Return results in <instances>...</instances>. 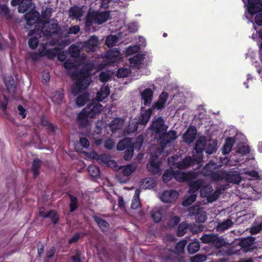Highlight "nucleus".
I'll list each match as a JSON object with an SVG mask.
<instances>
[{
  "label": "nucleus",
  "instance_id": "69168bd1",
  "mask_svg": "<svg viewBox=\"0 0 262 262\" xmlns=\"http://www.w3.org/2000/svg\"><path fill=\"white\" fill-rule=\"evenodd\" d=\"M113 3V0H101V7L103 8H107Z\"/></svg>",
  "mask_w": 262,
  "mask_h": 262
},
{
  "label": "nucleus",
  "instance_id": "680f3d73",
  "mask_svg": "<svg viewBox=\"0 0 262 262\" xmlns=\"http://www.w3.org/2000/svg\"><path fill=\"white\" fill-rule=\"evenodd\" d=\"M133 155V149L132 148V147H130L129 149H127L125 152L124 155V159L126 160H130Z\"/></svg>",
  "mask_w": 262,
  "mask_h": 262
},
{
  "label": "nucleus",
  "instance_id": "f03ea898",
  "mask_svg": "<svg viewBox=\"0 0 262 262\" xmlns=\"http://www.w3.org/2000/svg\"><path fill=\"white\" fill-rule=\"evenodd\" d=\"M151 129L155 136V138L159 141L161 147L164 149L166 145L177 139V136L176 132L170 130L166 133L168 127L165 124L163 119L161 117L155 118L152 121ZM163 149H158L155 155L151 157L149 162L147 165L149 171L154 174H160V163L157 158L158 155H161Z\"/></svg>",
  "mask_w": 262,
  "mask_h": 262
},
{
  "label": "nucleus",
  "instance_id": "37998d69",
  "mask_svg": "<svg viewBox=\"0 0 262 262\" xmlns=\"http://www.w3.org/2000/svg\"><path fill=\"white\" fill-rule=\"evenodd\" d=\"M88 170L91 177H97L100 174L99 168L97 166L91 165L89 166Z\"/></svg>",
  "mask_w": 262,
  "mask_h": 262
},
{
  "label": "nucleus",
  "instance_id": "c85d7f7f",
  "mask_svg": "<svg viewBox=\"0 0 262 262\" xmlns=\"http://www.w3.org/2000/svg\"><path fill=\"white\" fill-rule=\"evenodd\" d=\"M12 5L15 6L19 5L18 10L20 13L26 12L28 9L26 1L25 0H12Z\"/></svg>",
  "mask_w": 262,
  "mask_h": 262
},
{
  "label": "nucleus",
  "instance_id": "4d7b16f0",
  "mask_svg": "<svg viewBox=\"0 0 262 262\" xmlns=\"http://www.w3.org/2000/svg\"><path fill=\"white\" fill-rule=\"evenodd\" d=\"M242 174H245L246 176L245 178L249 180L252 179L253 178H256L258 177V173L255 170L247 171L245 173H243Z\"/></svg>",
  "mask_w": 262,
  "mask_h": 262
},
{
  "label": "nucleus",
  "instance_id": "dca6fc26",
  "mask_svg": "<svg viewBox=\"0 0 262 262\" xmlns=\"http://www.w3.org/2000/svg\"><path fill=\"white\" fill-rule=\"evenodd\" d=\"M105 60L108 64L119 62L122 59L120 52L117 50H112L108 51L105 57Z\"/></svg>",
  "mask_w": 262,
  "mask_h": 262
},
{
  "label": "nucleus",
  "instance_id": "4be33fe9",
  "mask_svg": "<svg viewBox=\"0 0 262 262\" xmlns=\"http://www.w3.org/2000/svg\"><path fill=\"white\" fill-rule=\"evenodd\" d=\"M173 177L175 179L180 182H182L186 181H191L190 182L194 180H191L192 178H195L194 174L192 173H186L185 172L178 171L176 173L173 172ZM196 180V181H197Z\"/></svg>",
  "mask_w": 262,
  "mask_h": 262
},
{
  "label": "nucleus",
  "instance_id": "2f4dec72",
  "mask_svg": "<svg viewBox=\"0 0 262 262\" xmlns=\"http://www.w3.org/2000/svg\"><path fill=\"white\" fill-rule=\"evenodd\" d=\"M39 214V215L42 217H50L54 224H56L58 220V217L57 216L56 212L54 211H51L48 213H46L43 210H40Z\"/></svg>",
  "mask_w": 262,
  "mask_h": 262
},
{
  "label": "nucleus",
  "instance_id": "b1692460",
  "mask_svg": "<svg viewBox=\"0 0 262 262\" xmlns=\"http://www.w3.org/2000/svg\"><path fill=\"white\" fill-rule=\"evenodd\" d=\"M168 94L166 92H163L159 96V98L155 105V107L158 110L163 109L167 103Z\"/></svg>",
  "mask_w": 262,
  "mask_h": 262
},
{
  "label": "nucleus",
  "instance_id": "9d476101",
  "mask_svg": "<svg viewBox=\"0 0 262 262\" xmlns=\"http://www.w3.org/2000/svg\"><path fill=\"white\" fill-rule=\"evenodd\" d=\"M59 51L58 49L56 48H50L47 44L41 45L39 48V54L40 56H45L49 58H52L57 54L58 60L63 61L66 57V54L64 52Z\"/></svg>",
  "mask_w": 262,
  "mask_h": 262
},
{
  "label": "nucleus",
  "instance_id": "1a4fd4ad",
  "mask_svg": "<svg viewBox=\"0 0 262 262\" xmlns=\"http://www.w3.org/2000/svg\"><path fill=\"white\" fill-rule=\"evenodd\" d=\"M109 16L110 15L107 12L100 13L97 11H90L86 18V27L90 26L93 23L102 24L108 19Z\"/></svg>",
  "mask_w": 262,
  "mask_h": 262
},
{
  "label": "nucleus",
  "instance_id": "3c124183",
  "mask_svg": "<svg viewBox=\"0 0 262 262\" xmlns=\"http://www.w3.org/2000/svg\"><path fill=\"white\" fill-rule=\"evenodd\" d=\"M187 227L188 224L186 222H183L181 223L178 227V235L179 236H182L184 235L187 229Z\"/></svg>",
  "mask_w": 262,
  "mask_h": 262
},
{
  "label": "nucleus",
  "instance_id": "49530a36",
  "mask_svg": "<svg viewBox=\"0 0 262 262\" xmlns=\"http://www.w3.org/2000/svg\"><path fill=\"white\" fill-rule=\"evenodd\" d=\"M41 165V161L38 159H34L33 162L32 170L33 172L34 177H36L38 174V169Z\"/></svg>",
  "mask_w": 262,
  "mask_h": 262
},
{
  "label": "nucleus",
  "instance_id": "4468645a",
  "mask_svg": "<svg viewBox=\"0 0 262 262\" xmlns=\"http://www.w3.org/2000/svg\"><path fill=\"white\" fill-rule=\"evenodd\" d=\"M203 243L205 244H212L214 246L219 248L225 243L223 239L220 238L216 235L211 234H205L201 238Z\"/></svg>",
  "mask_w": 262,
  "mask_h": 262
},
{
  "label": "nucleus",
  "instance_id": "6ab92c4d",
  "mask_svg": "<svg viewBox=\"0 0 262 262\" xmlns=\"http://www.w3.org/2000/svg\"><path fill=\"white\" fill-rule=\"evenodd\" d=\"M144 59V55L138 54L130 58L129 60L130 67L133 69H140L143 67V61Z\"/></svg>",
  "mask_w": 262,
  "mask_h": 262
},
{
  "label": "nucleus",
  "instance_id": "774afa93",
  "mask_svg": "<svg viewBox=\"0 0 262 262\" xmlns=\"http://www.w3.org/2000/svg\"><path fill=\"white\" fill-rule=\"evenodd\" d=\"M86 156L88 158L94 159L97 161L99 158V155H98L96 152L92 151L90 152H87Z\"/></svg>",
  "mask_w": 262,
  "mask_h": 262
},
{
  "label": "nucleus",
  "instance_id": "de8ad7c7",
  "mask_svg": "<svg viewBox=\"0 0 262 262\" xmlns=\"http://www.w3.org/2000/svg\"><path fill=\"white\" fill-rule=\"evenodd\" d=\"M104 126V123L103 121H98L95 130L92 134L93 139H95V135H98L102 132V128Z\"/></svg>",
  "mask_w": 262,
  "mask_h": 262
},
{
  "label": "nucleus",
  "instance_id": "ea45409f",
  "mask_svg": "<svg viewBox=\"0 0 262 262\" xmlns=\"http://www.w3.org/2000/svg\"><path fill=\"white\" fill-rule=\"evenodd\" d=\"M5 83L9 92L14 90V79L11 76L5 77L4 79Z\"/></svg>",
  "mask_w": 262,
  "mask_h": 262
},
{
  "label": "nucleus",
  "instance_id": "f3484780",
  "mask_svg": "<svg viewBox=\"0 0 262 262\" xmlns=\"http://www.w3.org/2000/svg\"><path fill=\"white\" fill-rule=\"evenodd\" d=\"M179 196L175 190H168L163 192L160 196V200L166 203H171L176 201Z\"/></svg>",
  "mask_w": 262,
  "mask_h": 262
},
{
  "label": "nucleus",
  "instance_id": "6e6d98bb",
  "mask_svg": "<svg viewBox=\"0 0 262 262\" xmlns=\"http://www.w3.org/2000/svg\"><path fill=\"white\" fill-rule=\"evenodd\" d=\"M143 141V136H140L137 137L136 142L134 144V145H132V143H131L130 147H135V148L140 149L142 145V143Z\"/></svg>",
  "mask_w": 262,
  "mask_h": 262
},
{
  "label": "nucleus",
  "instance_id": "09e8293b",
  "mask_svg": "<svg viewBox=\"0 0 262 262\" xmlns=\"http://www.w3.org/2000/svg\"><path fill=\"white\" fill-rule=\"evenodd\" d=\"M140 49L139 45H134L129 47L126 49V54L127 56L132 55L137 53Z\"/></svg>",
  "mask_w": 262,
  "mask_h": 262
},
{
  "label": "nucleus",
  "instance_id": "338daca9",
  "mask_svg": "<svg viewBox=\"0 0 262 262\" xmlns=\"http://www.w3.org/2000/svg\"><path fill=\"white\" fill-rule=\"evenodd\" d=\"M80 143L82 147L88 148L90 145L89 140L85 138H81L80 139Z\"/></svg>",
  "mask_w": 262,
  "mask_h": 262
},
{
  "label": "nucleus",
  "instance_id": "0e129e2a",
  "mask_svg": "<svg viewBox=\"0 0 262 262\" xmlns=\"http://www.w3.org/2000/svg\"><path fill=\"white\" fill-rule=\"evenodd\" d=\"M115 146V142L112 140H108L104 143V146L108 149H112Z\"/></svg>",
  "mask_w": 262,
  "mask_h": 262
},
{
  "label": "nucleus",
  "instance_id": "e2e57ef3",
  "mask_svg": "<svg viewBox=\"0 0 262 262\" xmlns=\"http://www.w3.org/2000/svg\"><path fill=\"white\" fill-rule=\"evenodd\" d=\"M249 151V147L248 146L243 145L240 147L237 154L245 155L246 154L248 153Z\"/></svg>",
  "mask_w": 262,
  "mask_h": 262
},
{
  "label": "nucleus",
  "instance_id": "423d86ee",
  "mask_svg": "<svg viewBox=\"0 0 262 262\" xmlns=\"http://www.w3.org/2000/svg\"><path fill=\"white\" fill-rule=\"evenodd\" d=\"M244 4L248 15L255 14V23L257 25L262 26V2L260 0H248Z\"/></svg>",
  "mask_w": 262,
  "mask_h": 262
},
{
  "label": "nucleus",
  "instance_id": "72a5a7b5",
  "mask_svg": "<svg viewBox=\"0 0 262 262\" xmlns=\"http://www.w3.org/2000/svg\"><path fill=\"white\" fill-rule=\"evenodd\" d=\"M151 216L155 222H160L162 217V208L160 207L154 208L151 212Z\"/></svg>",
  "mask_w": 262,
  "mask_h": 262
},
{
  "label": "nucleus",
  "instance_id": "a18cd8bd",
  "mask_svg": "<svg viewBox=\"0 0 262 262\" xmlns=\"http://www.w3.org/2000/svg\"><path fill=\"white\" fill-rule=\"evenodd\" d=\"M114 72L111 71L102 72L100 75V79L102 82H106L111 79Z\"/></svg>",
  "mask_w": 262,
  "mask_h": 262
},
{
  "label": "nucleus",
  "instance_id": "20e7f679",
  "mask_svg": "<svg viewBox=\"0 0 262 262\" xmlns=\"http://www.w3.org/2000/svg\"><path fill=\"white\" fill-rule=\"evenodd\" d=\"M103 110L101 104L96 101L89 104L86 107L83 108L82 111L78 115L77 122L78 125L81 127H87L89 126L90 122L88 118H92L98 115Z\"/></svg>",
  "mask_w": 262,
  "mask_h": 262
},
{
  "label": "nucleus",
  "instance_id": "473e14b6",
  "mask_svg": "<svg viewBox=\"0 0 262 262\" xmlns=\"http://www.w3.org/2000/svg\"><path fill=\"white\" fill-rule=\"evenodd\" d=\"M82 11L81 8L78 7H73L69 11V15L74 19L80 18L82 15Z\"/></svg>",
  "mask_w": 262,
  "mask_h": 262
},
{
  "label": "nucleus",
  "instance_id": "4c0bfd02",
  "mask_svg": "<svg viewBox=\"0 0 262 262\" xmlns=\"http://www.w3.org/2000/svg\"><path fill=\"white\" fill-rule=\"evenodd\" d=\"M233 143L234 140L232 138H228L226 140L223 149V152L224 154H228L230 152L233 145Z\"/></svg>",
  "mask_w": 262,
  "mask_h": 262
},
{
  "label": "nucleus",
  "instance_id": "0eeeda50",
  "mask_svg": "<svg viewBox=\"0 0 262 262\" xmlns=\"http://www.w3.org/2000/svg\"><path fill=\"white\" fill-rule=\"evenodd\" d=\"M151 113L152 110L151 108L144 110L142 108L140 116L141 118L139 119L136 118H132L130 119L129 124L126 130V133L130 134L135 132L137 129L139 122L143 125L146 124L150 118Z\"/></svg>",
  "mask_w": 262,
  "mask_h": 262
},
{
  "label": "nucleus",
  "instance_id": "5701e85b",
  "mask_svg": "<svg viewBox=\"0 0 262 262\" xmlns=\"http://www.w3.org/2000/svg\"><path fill=\"white\" fill-rule=\"evenodd\" d=\"M196 130L195 127L190 126L183 135V140L187 143H191L195 139Z\"/></svg>",
  "mask_w": 262,
  "mask_h": 262
},
{
  "label": "nucleus",
  "instance_id": "7c9ffc66",
  "mask_svg": "<svg viewBox=\"0 0 262 262\" xmlns=\"http://www.w3.org/2000/svg\"><path fill=\"white\" fill-rule=\"evenodd\" d=\"M97 161L99 163H100L103 165L111 166L115 164V161L111 160L110 159V157L105 154L99 155Z\"/></svg>",
  "mask_w": 262,
  "mask_h": 262
},
{
  "label": "nucleus",
  "instance_id": "39448f33",
  "mask_svg": "<svg viewBox=\"0 0 262 262\" xmlns=\"http://www.w3.org/2000/svg\"><path fill=\"white\" fill-rule=\"evenodd\" d=\"M216 165L214 163H209L204 168V172L206 175L210 176L214 180L225 179L227 182L237 184L241 181V176L233 172L225 173L222 171L215 170Z\"/></svg>",
  "mask_w": 262,
  "mask_h": 262
},
{
  "label": "nucleus",
  "instance_id": "58836bf2",
  "mask_svg": "<svg viewBox=\"0 0 262 262\" xmlns=\"http://www.w3.org/2000/svg\"><path fill=\"white\" fill-rule=\"evenodd\" d=\"M94 219L99 227L103 230H106L108 227V224L98 216H94Z\"/></svg>",
  "mask_w": 262,
  "mask_h": 262
},
{
  "label": "nucleus",
  "instance_id": "cd10ccee",
  "mask_svg": "<svg viewBox=\"0 0 262 262\" xmlns=\"http://www.w3.org/2000/svg\"><path fill=\"white\" fill-rule=\"evenodd\" d=\"M262 229V216H259L256 218L253 226L250 229L251 234H257Z\"/></svg>",
  "mask_w": 262,
  "mask_h": 262
},
{
  "label": "nucleus",
  "instance_id": "8fccbe9b",
  "mask_svg": "<svg viewBox=\"0 0 262 262\" xmlns=\"http://www.w3.org/2000/svg\"><path fill=\"white\" fill-rule=\"evenodd\" d=\"M163 181L167 182L173 177V170L172 169L167 170L163 175Z\"/></svg>",
  "mask_w": 262,
  "mask_h": 262
},
{
  "label": "nucleus",
  "instance_id": "c756f323",
  "mask_svg": "<svg viewBox=\"0 0 262 262\" xmlns=\"http://www.w3.org/2000/svg\"><path fill=\"white\" fill-rule=\"evenodd\" d=\"M156 181L151 178H145L141 181V187L144 189H151L155 187Z\"/></svg>",
  "mask_w": 262,
  "mask_h": 262
},
{
  "label": "nucleus",
  "instance_id": "7ed1b4c3",
  "mask_svg": "<svg viewBox=\"0 0 262 262\" xmlns=\"http://www.w3.org/2000/svg\"><path fill=\"white\" fill-rule=\"evenodd\" d=\"M216 146L215 141L207 140L206 137H201L198 140L195 146L196 159L192 160L191 157H187L181 160L179 156H174L168 159V165L170 167H174L181 169L187 168L196 163L198 165L197 167H199L203 157V151L204 150L208 154H212L216 150Z\"/></svg>",
  "mask_w": 262,
  "mask_h": 262
},
{
  "label": "nucleus",
  "instance_id": "bb28decb",
  "mask_svg": "<svg viewBox=\"0 0 262 262\" xmlns=\"http://www.w3.org/2000/svg\"><path fill=\"white\" fill-rule=\"evenodd\" d=\"M153 93L151 89H146L142 93L141 97L144 105L149 104L152 100Z\"/></svg>",
  "mask_w": 262,
  "mask_h": 262
},
{
  "label": "nucleus",
  "instance_id": "c03bdc74",
  "mask_svg": "<svg viewBox=\"0 0 262 262\" xmlns=\"http://www.w3.org/2000/svg\"><path fill=\"white\" fill-rule=\"evenodd\" d=\"M200 244L198 242L193 241L188 246V251L191 254H193L199 251L200 249Z\"/></svg>",
  "mask_w": 262,
  "mask_h": 262
},
{
  "label": "nucleus",
  "instance_id": "f257e3e1",
  "mask_svg": "<svg viewBox=\"0 0 262 262\" xmlns=\"http://www.w3.org/2000/svg\"><path fill=\"white\" fill-rule=\"evenodd\" d=\"M80 66L69 60L64 63V68L71 73V77L74 82L72 92L75 96L78 95L76 99V103L79 107L83 106L89 99V94L85 91L92 81L90 75L94 68L93 64H86L81 72H79L78 70Z\"/></svg>",
  "mask_w": 262,
  "mask_h": 262
},
{
  "label": "nucleus",
  "instance_id": "864d4df0",
  "mask_svg": "<svg viewBox=\"0 0 262 262\" xmlns=\"http://www.w3.org/2000/svg\"><path fill=\"white\" fill-rule=\"evenodd\" d=\"M206 256L204 255L198 254L190 258L191 262H204L206 260Z\"/></svg>",
  "mask_w": 262,
  "mask_h": 262
},
{
  "label": "nucleus",
  "instance_id": "603ef678",
  "mask_svg": "<svg viewBox=\"0 0 262 262\" xmlns=\"http://www.w3.org/2000/svg\"><path fill=\"white\" fill-rule=\"evenodd\" d=\"M130 71L129 69L121 68L119 69L117 75L119 78L125 77L128 76Z\"/></svg>",
  "mask_w": 262,
  "mask_h": 262
},
{
  "label": "nucleus",
  "instance_id": "bf43d9fd",
  "mask_svg": "<svg viewBox=\"0 0 262 262\" xmlns=\"http://www.w3.org/2000/svg\"><path fill=\"white\" fill-rule=\"evenodd\" d=\"M179 221H180V219H179V217H178L177 216H172L169 221V224L168 225V227L169 228H171V227H173L176 224H177V223L179 222Z\"/></svg>",
  "mask_w": 262,
  "mask_h": 262
},
{
  "label": "nucleus",
  "instance_id": "6e6552de",
  "mask_svg": "<svg viewBox=\"0 0 262 262\" xmlns=\"http://www.w3.org/2000/svg\"><path fill=\"white\" fill-rule=\"evenodd\" d=\"M98 45V38L94 36L84 45L83 43L72 45L69 49V52L72 58H77L79 54L81 47L85 46L89 51H94Z\"/></svg>",
  "mask_w": 262,
  "mask_h": 262
},
{
  "label": "nucleus",
  "instance_id": "5fc2aeb1",
  "mask_svg": "<svg viewBox=\"0 0 262 262\" xmlns=\"http://www.w3.org/2000/svg\"><path fill=\"white\" fill-rule=\"evenodd\" d=\"M186 244L187 242L185 240H183L179 242L176 246V251L178 253L183 252Z\"/></svg>",
  "mask_w": 262,
  "mask_h": 262
},
{
  "label": "nucleus",
  "instance_id": "f704fd0d",
  "mask_svg": "<svg viewBox=\"0 0 262 262\" xmlns=\"http://www.w3.org/2000/svg\"><path fill=\"white\" fill-rule=\"evenodd\" d=\"M140 193V190L139 189H136L131 205V208L133 209H137L140 206L139 199Z\"/></svg>",
  "mask_w": 262,
  "mask_h": 262
},
{
  "label": "nucleus",
  "instance_id": "2eb2a0df",
  "mask_svg": "<svg viewBox=\"0 0 262 262\" xmlns=\"http://www.w3.org/2000/svg\"><path fill=\"white\" fill-rule=\"evenodd\" d=\"M124 124V120L121 118L114 119L110 125V128L113 133L118 132L122 135H125V132L122 131Z\"/></svg>",
  "mask_w": 262,
  "mask_h": 262
},
{
  "label": "nucleus",
  "instance_id": "e433bc0d",
  "mask_svg": "<svg viewBox=\"0 0 262 262\" xmlns=\"http://www.w3.org/2000/svg\"><path fill=\"white\" fill-rule=\"evenodd\" d=\"M130 145L131 140L129 138H125L118 143L117 148L119 150H123L127 147L130 148Z\"/></svg>",
  "mask_w": 262,
  "mask_h": 262
},
{
  "label": "nucleus",
  "instance_id": "ddd939ff",
  "mask_svg": "<svg viewBox=\"0 0 262 262\" xmlns=\"http://www.w3.org/2000/svg\"><path fill=\"white\" fill-rule=\"evenodd\" d=\"M220 193V191L217 190L212 192V187L210 185L203 186L200 190L201 196L206 198L208 202H212L215 201Z\"/></svg>",
  "mask_w": 262,
  "mask_h": 262
},
{
  "label": "nucleus",
  "instance_id": "f8f14e48",
  "mask_svg": "<svg viewBox=\"0 0 262 262\" xmlns=\"http://www.w3.org/2000/svg\"><path fill=\"white\" fill-rule=\"evenodd\" d=\"M203 182L201 180L192 181L190 182V190L189 191L190 195L183 202V205L188 206L191 205L196 199V194H194L202 185Z\"/></svg>",
  "mask_w": 262,
  "mask_h": 262
},
{
  "label": "nucleus",
  "instance_id": "aec40b11",
  "mask_svg": "<svg viewBox=\"0 0 262 262\" xmlns=\"http://www.w3.org/2000/svg\"><path fill=\"white\" fill-rule=\"evenodd\" d=\"M39 14L35 11H32L30 13H27L25 15V18L28 25L32 26L34 24H37L39 26L40 22H38Z\"/></svg>",
  "mask_w": 262,
  "mask_h": 262
},
{
  "label": "nucleus",
  "instance_id": "a19ab883",
  "mask_svg": "<svg viewBox=\"0 0 262 262\" xmlns=\"http://www.w3.org/2000/svg\"><path fill=\"white\" fill-rule=\"evenodd\" d=\"M63 98V93L62 92H56L52 97V99L54 103L60 104Z\"/></svg>",
  "mask_w": 262,
  "mask_h": 262
},
{
  "label": "nucleus",
  "instance_id": "13d9d810",
  "mask_svg": "<svg viewBox=\"0 0 262 262\" xmlns=\"http://www.w3.org/2000/svg\"><path fill=\"white\" fill-rule=\"evenodd\" d=\"M38 43V40L37 37H32L30 38L28 41L29 47L33 49H35L37 47Z\"/></svg>",
  "mask_w": 262,
  "mask_h": 262
},
{
  "label": "nucleus",
  "instance_id": "a878e982",
  "mask_svg": "<svg viewBox=\"0 0 262 262\" xmlns=\"http://www.w3.org/2000/svg\"><path fill=\"white\" fill-rule=\"evenodd\" d=\"M123 32H119L118 33V36L116 35H111L107 37L105 42L106 45L109 47H113L115 46L119 41V38L123 36Z\"/></svg>",
  "mask_w": 262,
  "mask_h": 262
},
{
  "label": "nucleus",
  "instance_id": "412c9836",
  "mask_svg": "<svg viewBox=\"0 0 262 262\" xmlns=\"http://www.w3.org/2000/svg\"><path fill=\"white\" fill-rule=\"evenodd\" d=\"M57 28V24L55 21L53 23L51 21L43 24L42 29L40 32H42L45 35L48 36L54 33Z\"/></svg>",
  "mask_w": 262,
  "mask_h": 262
},
{
  "label": "nucleus",
  "instance_id": "a211bd4d",
  "mask_svg": "<svg viewBox=\"0 0 262 262\" xmlns=\"http://www.w3.org/2000/svg\"><path fill=\"white\" fill-rule=\"evenodd\" d=\"M189 213L190 215L195 214V217L198 222H204L206 220L205 213L201 209L199 206L191 207L189 209Z\"/></svg>",
  "mask_w": 262,
  "mask_h": 262
},
{
  "label": "nucleus",
  "instance_id": "c9c22d12",
  "mask_svg": "<svg viewBox=\"0 0 262 262\" xmlns=\"http://www.w3.org/2000/svg\"><path fill=\"white\" fill-rule=\"evenodd\" d=\"M137 168L135 164H129L123 167V174L124 176H130Z\"/></svg>",
  "mask_w": 262,
  "mask_h": 262
},
{
  "label": "nucleus",
  "instance_id": "79ce46f5",
  "mask_svg": "<svg viewBox=\"0 0 262 262\" xmlns=\"http://www.w3.org/2000/svg\"><path fill=\"white\" fill-rule=\"evenodd\" d=\"M232 225V222L231 220L228 219L225 221V222L220 224L217 227V230L220 231H224L228 229Z\"/></svg>",
  "mask_w": 262,
  "mask_h": 262
},
{
  "label": "nucleus",
  "instance_id": "393cba45",
  "mask_svg": "<svg viewBox=\"0 0 262 262\" xmlns=\"http://www.w3.org/2000/svg\"><path fill=\"white\" fill-rule=\"evenodd\" d=\"M110 93V89L107 85H103L97 93L96 100L102 101L106 98Z\"/></svg>",
  "mask_w": 262,
  "mask_h": 262
},
{
  "label": "nucleus",
  "instance_id": "052dcab7",
  "mask_svg": "<svg viewBox=\"0 0 262 262\" xmlns=\"http://www.w3.org/2000/svg\"><path fill=\"white\" fill-rule=\"evenodd\" d=\"M71 203H70V209L71 211H74L77 207V199L75 197L71 196H70Z\"/></svg>",
  "mask_w": 262,
  "mask_h": 262
},
{
  "label": "nucleus",
  "instance_id": "9b49d317",
  "mask_svg": "<svg viewBox=\"0 0 262 262\" xmlns=\"http://www.w3.org/2000/svg\"><path fill=\"white\" fill-rule=\"evenodd\" d=\"M112 26L116 27V28L114 31L121 29L124 35H126L128 33H133L137 31L138 29L139 26L137 23L134 22L129 24L128 26H124V21L122 19L113 21L111 23Z\"/></svg>",
  "mask_w": 262,
  "mask_h": 262
}]
</instances>
